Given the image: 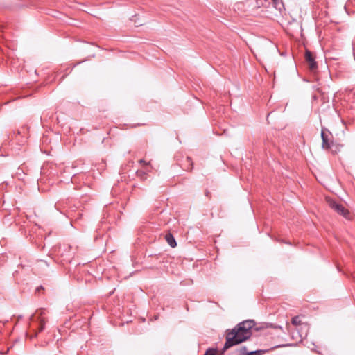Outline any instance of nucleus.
I'll list each match as a JSON object with an SVG mask.
<instances>
[{"label": "nucleus", "mask_w": 355, "mask_h": 355, "mask_svg": "<svg viewBox=\"0 0 355 355\" xmlns=\"http://www.w3.org/2000/svg\"><path fill=\"white\" fill-rule=\"evenodd\" d=\"M327 202L329 206L338 214L343 216L345 218H349V211L346 209L342 204L338 203L336 200L329 198H327Z\"/></svg>", "instance_id": "2"}, {"label": "nucleus", "mask_w": 355, "mask_h": 355, "mask_svg": "<svg viewBox=\"0 0 355 355\" xmlns=\"http://www.w3.org/2000/svg\"><path fill=\"white\" fill-rule=\"evenodd\" d=\"M292 323L295 325H297L298 324H300L299 317L296 316V317L293 318Z\"/></svg>", "instance_id": "10"}, {"label": "nucleus", "mask_w": 355, "mask_h": 355, "mask_svg": "<svg viewBox=\"0 0 355 355\" xmlns=\"http://www.w3.org/2000/svg\"><path fill=\"white\" fill-rule=\"evenodd\" d=\"M216 350L215 349L209 348L205 352L204 355H216Z\"/></svg>", "instance_id": "8"}, {"label": "nucleus", "mask_w": 355, "mask_h": 355, "mask_svg": "<svg viewBox=\"0 0 355 355\" xmlns=\"http://www.w3.org/2000/svg\"><path fill=\"white\" fill-rule=\"evenodd\" d=\"M35 317V315H32L31 316L32 320H34Z\"/></svg>", "instance_id": "14"}, {"label": "nucleus", "mask_w": 355, "mask_h": 355, "mask_svg": "<svg viewBox=\"0 0 355 355\" xmlns=\"http://www.w3.org/2000/svg\"><path fill=\"white\" fill-rule=\"evenodd\" d=\"M305 60L309 65V68L311 71H314L317 69L318 65L315 61L314 56L311 51H306L305 53Z\"/></svg>", "instance_id": "3"}, {"label": "nucleus", "mask_w": 355, "mask_h": 355, "mask_svg": "<svg viewBox=\"0 0 355 355\" xmlns=\"http://www.w3.org/2000/svg\"><path fill=\"white\" fill-rule=\"evenodd\" d=\"M10 348L8 349V350L4 353L5 354H8V352L9 351Z\"/></svg>", "instance_id": "15"}, {"label": "nucleus", "mask_w": 355, "mask_h": 355, "mask_svg": "<svg viewBox=\"0 0 355 355\" xmlns=\"http://www.w3.org/2000/svg\"><path fill=\"white\" fill-rule=\"evenodd\" d=\"M39 320V331H42L44 329L45 322L43 319L38 318Z\"/></svg>", "instance_id": "7"}, {"label": "nucleus", "mask_w": 355, "mask_h": 355, "mask_svg": "<svg viewBox=\"0 0 355 355\" xmlns=\"http://www.w3.org/2000/svg\"><path fill=\"white\" fill-rule=\"evenodd\" d=\"M286 346H292V345L291 344L279 345L275 346L272 349H276V348H278V347H286Z\"/></svg>", "instance_id": "11"}, {"label": "nucleus", "mask_w": 355, "mask_h": 355, "mask_svg": "<svg viewBox=\"0 0 355 355\" xmlns=\"http://www.w3.org/2000/svg\"><path fill=\"white\" fill-rule=\"evenodd\" d=\"M236 355H248V351L246 347H241L236 349Z\"/></svg>", "instance_id": "6"}, {"label": "nucleus", "mask_w": 355, "mask_h": 355, "mask_svg": "<svg viewBox=\"0 0 355 355\" xmlns=\"http://www.w3.org/2000/svg\"><path fill=\"white\" fill-rule=\"evenodd\" d=\"M259 329L255 327V322L253 320H248L239 322L234 328L225 331V343L222 349L225 352L229 348L242 343L248 340L254 331Z\"/></svg>", "instance_id": "1"}, {"label": "nucleus", "mask_w": 355, "mask_h": 355, "mask_svg": "<svg viewBox=\"0 0 355 355\" xmlns=\"http://www.w3.org/2000/svg\"><path fill=\"white\" fill-rule=\"evenodd\" d=\"M327 137V136L324 134V130H322V132H321L322 140H323V137Z\"/></svg>", "instance_id": "12"}, {"label": "nucleus", "mask_w": 355, "mask_h": 355, "mask_svg": "<svg viewBox=\"0 0 355 355\" xmlns=\"http://www.w3.org/2000/svg\"><path fill=\"white\" fill-rule=\"evenodd\" d=\"M42 311H40V315H42Z\"/></svg>", "instance_id": "16"}, {"label": "nucleus", "mask_w": 355, "mask_h": 355, "mask_svg": "<svg viewBox=\"0 0 355 355\" xmlns=\"http://www.w3.org/2000/svg\"><path fill=\"white\" fill-rule=\"evenodd\" d=\"M166 240L171 247L174 248L177 245L175 239L171 234L166 235Z\"/></svg>", "instance_id": "4"}, {"label": "nucleus", "mask_w": 355, "mask_h": 355, "mask_svg": "<svg viewBox=\"0 0 355 355\" xmlns=\"http://www.w3.org/2000/svg\"><path fill=\"white\" fill-rule=\"evenodd\" d=\"M332 142L328 139L327 137H323L322 143V147L323 149H329L331 146Z\"/></svg>", "instance_id": "5"}, {"label": "nucleus", "mask_w": 355, "mask_h": 355, "mask_svg": "<svg viewBox=\"0 0 355 355\" xmlns=\"http://www.w3.org/2000/svg\"><path fill=\"white\" fill-rule=\"evenodd\" d=\"M139 163L144 164H147L144 159H140Z\"/></svg>", "instance_id": "13"}, {"label": "nucleus", "mask_w": 355, "mask_h": 355, "mask_svg": "<svg viewBox=\"0 0 355 355\" xmlns=\"http://www.w3.org/2000/svg\"><path fill=\"white\" fill-rule=\"evenodd\" d=\"M263 354V351L261 350H254L251 352H248V355H261Z\"/></svg>", "instance_id": "9"}]
</instances>
